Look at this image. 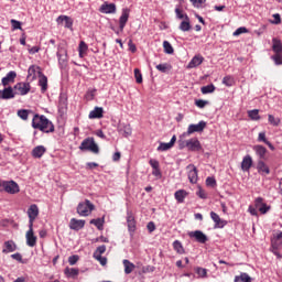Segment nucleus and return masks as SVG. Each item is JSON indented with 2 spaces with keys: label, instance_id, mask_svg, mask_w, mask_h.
<instances>
[{
  "label": "nucleus",
  "instance_id": "f8f14e48",
  "mask_svg": "<svg viewBox=\"0 0 282 282\" xmlns=\"http://www.w3.org/2000/svg\"><path fill=\"white\" fill-rule=\"evenodd\" d=\"M43 73H41V67L36 65H32L29 67L28 70V79L29 80H36V76H42Z\"/></svg>",
  "mask_w": 282,
  "mask_h": 282
},
{
  "label": "nucleus",
  "instance_id": "e433bc0d",
  "mask_svg": "<svg viewBox=\"0 0 282 282\" xmlns=\"http://www.w3.org/2000/svg\"><path fill=\"white\" fill-rule=\"evenodd\" d=\"M90 224L93 226H96V228H98V230H102V227L105 226V217L91 219Z\"/></svg>",
  "mask_w": 282,
  "mask_h": 282
},
{
  "label": "nucleus",
  "instance_id": "3c124183",
  "mask_svg": "<svg viewBox=\"0 0 282 282\" xmlns=\"http://www.w3.org/2000/svg\"><path fill=\"white\" fill-rule=\"evenodd\" d=\"M169 149H173V145L167 142V143H160L158 147V151H169Z\"/></svg>",
  "mask_w": 282,
  "mask_h": 282
},
{
  "label": "nucleus",
  "instance_id": "9d476101",
  "mask_svg": "<svg viewBox=\"0 0 282 282\" xmlns=\"http://www.w3.org/2000/svg\"><path fill=\"white\" fill-rule=\"evenodd\" d=\"M186 149L189 151H202V143L199 142V139L192 138L187 140Z\"/></svg>",
  "mask_w": 282,
  "mask_h": 282
},
{
  "label": "nucleus",
  "instance_id": "cd10ccee",
  "mask_svg": "<svg viewBox=\"0 0 282 282\" xmlns=\"http://www.w3.org/2000/svg\"><path fill=\"white\" fill-rule=\"evenodd\" d=\"M47 149L43 145H37L32 150V156L36 159H41L42 155H45Z\"/></svg>",
  "mask_w": 282,
  "mask_h": 282
},
{
  "label": "nucleus",
  "instance_id": "6e6552de",
  "mask_svg": "<svg viewBox=\"0 0 282 282\" xmlns=\"http://www.w3.org/2000/svg\"><path fill=\"white\" fill-rule=\"evenodd\" d=\"M28 215H29V226L32 228L34 226V220L36 217H39V206L36 205H31L30 208L28 209Z\"/></svg>",
  "mask_w": 282,
  "mask_h": 282
},
{
  "label": "nucleus",
  "instance_id": "f257e3e1",
  "mask_svg": "<svg viewBox=\"0 0 282 282\" xmlns=\"http://www.w3.org/2000/svg\"><path fill=\"white\" fill-rule=\"evenodd\" d=\"M33 129H39L43 133H54V123L44 115H34L32 119Z\"/></svg>",
  "mask_w": 282,
  "mask_h": 282
},
{
  "label": "nucleus",
  "instance_id": "4be33fe9",
  "mask_svg": "<svg viewBox=\"0 0 282 282\" xmlns=\"http://www.w3.org/2000/svg\"><path fill=\"white\" fill-rule=\"evenodd\" d=\"M17 250V243L12 240H8L3 245L2 252L3 254H8L10 252H14Z\"/></svg>",
  "mask_w": 282,
  "mask_h": 282
},
{
  "label": "nucleus",
  "instance_id": "c03bdc74",
  "mask_svg": "<svg viewBox=\"0 0 282 282\" xmlns=\"http://www.w3.org/2000/svg\"><path fill=\"white\" fill-rule=\"evenodd\" d=\"M105 252H107V246L101 245L94 252V257H102V254H105Z\"/></svg>",
  "mask_w": 282,
  "mask_h": 282
},
{
  "label": "nucleus",
  "instance_id": "58836bf2",
  "mask_svg": "<svg viewBox=\"0 0 282 282\" xmlns=\"http://www.w3.org/2000/svg\"><path fill=\"white\" fill-rule=\"evenodd\" d=\"M223 85H226V87H232L235 85V77L227 75L223 78Z\"/></svg>",
  "mask_w": 282,
  "mask_h": 282
},
{
  "label": "nucleus",
  "instance_id": "4d7b16f0",
  "mask_svg": "<svg viewBox=\"0 0 282 282\" xmlns=\"http://www.w3.org/2000/svg\"><path fill=\"white\" fill-rule=\"evenodd\" d=\"M196 107H198V109H204V107H206V105H208V100H203V99H197L195 101Z\"/></svg>",
  "mask_w": 282,
  "mask_h": 282
},
{
  "label": "nucleus",
  "instance_id": "72a5a7b5",
  "mask_svg": "<svg viewBox=\"0 0 282 282\" xmlns=\"http://www.w3.org/2000/svg\"><path fill=\"white\" fill-rule=\"evenodd\" d=\"M272 43H273V45H272L273 52L275 54H282V43H281V41L278 40V39H273Z\"/></svg>",
  "mask_w": 282,
  "mask_h": 282
},
{
  "label": "nucleus",
  "instance_id": "a211bd4d",
  "mask_svg": "<svg viewBox=\"0 0 282 282\" xmlns=\"http://www.w3.org/2000/svg\"><path fill=\"white\" fill-rule=\"evenodd\" d=\"M57 58L59 66L65 67L67 65V51L65 48H58Z\"/></svg>",
  "mask_w": 282,
  "mask_h": 282
},
{
  "label": "nucleus",
  "instance_id": "ddd939ff",
  "mask_svg": "<svg viewBox=\"0 0 282 282\" xmlns=\"http://www.w3.org/2000/svg\"><path fill=\"white\" fill-rule=\"evenodd\" d=\"M56 23L58 25H62V23H65L64 28H67L68 30H70V28L74 26V20L67 15H59L56 19Z\"/></svg>",
  "mask_w": 282,
  "mask_h": 282
},
{
  "label": "nucleus",
  "instance_id": "37998d69",
  "mask_svg": "<svg viewBox=\"0 0 282 282\" xmlns=\"http://www.w3.org/2000/svg\"><path fill=\"white\" fill-rule=\"evenodd\" d=\"M156 69H158L159 72H162V74H166V72H171V65H170V64H166V63H164V64H159V65H156Z\"/></svg>",
  "mask_w": 282,
  "mask_h": 282
},
{
  "label": "nucleus",
  "instance_id": "a18cd8bd",
  "mask_svg": "<svg viewBox=\"0 0 282 282\" xmlns=\"http://www.w3.org/2000/svg\"><path fill=\"white\" fill-rule=\"evenodd\" d=\"M202 94H213L215 91V85L210 84L200 88Z\"/></svg>",
  "mask_w": 282,
  "mask_h": 282
},
{
  "label": "nucleus",
  "instance_id": "393cba45",
  "mask_svg": "<svg viewBox=\"0 0 282 282\" xmlns=\"http://www.w3.org/2000/svg\"><path fill=\"white\" fill-rule=\"evenodd\" d=\"M174 197L178 204H184V199L188 197V192L185 189H178L175 192Z\"/></svg>",
  "mask_w": 282,
  "mask_h": 282
},
{
  "label": "nucleus",
  "instance_id": "2f4dec72",
  "mask_svg": "<svg viewBox=\"0 0 282 282\" xmlns=\"http://www.w3.org/2000/svg\"><path fill=\"white\" fill-rule=\"evenodd\" d=\"M123 267H124V273L126 274H131L133 270H135V264H133L131 261L124 259L123 260Z\"/></svg>",
  "mask_w": 282,
  "mask_h": 282
},
{
  "label": "nucleus",
  "instance_id": "e2e57ef3",
  "mask_svg": "<svg viewBox=\"0 0 282 282\" xmlns=\"http://www.w3.org/2000/svg\"><path fill=\"white\" fill-rule=\"evenodd\" d=\"M94 259H96V261H99L100 265H107V258L102 256H95Z\"/></svg>",
  "mask_w": 282,
  "mask_h": 282
},
{
  "label": "nucleus",
  "instance_id": "de8ad7c7",
  "mask_svg": "<svg viewBox=\"0 0 282 282\" xmlns=\"http://www.w3.org/2000/svg\"><path fill=\"white\" fill-rule=\"evenodd\" d=\"M268 118H269L270 124H272L273 127H279V124H281V119L274 118V116L272 115H269Z\"/></svg>",
  "mask_w": 282,
  "mask_h": 282
},
{
  "label": "nucleus",
  "instance_id": "0eeeda50",
  "mask_svg": "<svg viewBox=\"0 0 282 282\" xmlns=\"http://www.w3.org/2000/svg\"><path fill=\"white\" fill-rule=\"evenodd\" d=\"M25 239H26V246H29V248H34V246H36V236L34 235V226H29V230L26 231Z\"/></svg>",
  "mask_w": 282,
  "mask_h": 282
},
{
  "label": "nucleus",
  "instance_id": "69168bd1",
  "mask_svg": "<svg viewBox=\"0 0 282 282\" xmlns=\"http://www.w3.org/2000/svg\"><path fill=\"white\" fill-rule=\"evenodd\" d=\"M11 25L13 28V30H21V22L17 21L14 19L11 20Z\"/></svg>",
  "mask_w": 282,
  "mask_h": 282
},
{
  "label": "nucleus",
  "instance_id": "4c0bfd02",
  "mask_svg": "<svg viewBox=\"0 0 282 282\" xmlns=\"http://www.w3.org/2000/svg\"><path fill=\"white\" fill-rule=\"evenodd\" d=\"M173 248L177 252V254H184V246H182V242L180 240H175L173 242Z\"/></svg>",
  "mask_w": 282,
  "mask_h": 282
},
{
  "label": "nucleus",
  "instance_id": "f3484780",
  "mask_svg": "<svg viewBox=\"0 0 282 282\" xmlns=\"http://www.w3.org/2000/svg\"><path fill=\"white\" fill-rule=\"evenodd\" d=\"M99 11L102 12V14H116V4L106 2L101 4Z\"/></svg>",
  "mask_w": 282,
  "mask_h": 282
},
{
  "label": "nucleus",
  "instance_id": "dca6fc26",
  "mask_svg": "<svg viewBox=\"0 0 282 282\" xmlns=\"http://www.w3.org/2000/svg\"><path fill=\"white\" fill-rule=\"evenodd\" d=\"M69 228L70 230H83V228H85V220L72 218L69 221Z\"/></svg>",
  "mask_w": 282,
  "mask_h": 282
},
{
  "label": "nucleus",
  "instance_id": "f704fd0d",
  "mask_svg": "<svg viewBox=\"0 0 282 282\" xmlns=\"http://www.w3.org/2000/svg\"><path fill=\"white\" fill-rule=\"evenodd\" d=\"M234 282H252V278L248 273H240V275L235 276Z\"/></svg>",
  "mask_w": 282,
  "mask_h": 282
},
{
  "label": "nucleus",
  "instance_id": "ea45409f",
  "mask_svg": "<svg viewBox=\"0 0 282 282\" xmlns=\"http://www.w3.org/2000/svg\"><path fill=\"white\" fill-rule=\"evenodd\" d=\"M163 50L165 54H174L175 50L173 48V45H171V42L164 41L163 42Z\"/></svg>",
  "mask_w": 282,
  "mask_h": 282
},
{
  "label": "nucleus",
  "instance_id": "13d9d810",
  "mask_svg": "<svg viewBox=\"0 0 282 282\" xmlns=\"http://www.w3.org/2000/svg\"><path fill=\"white\" fill-rule=\"evenodd\" d=\"M134 78L139 85L142 83V73L138 68L134 69Z\"/></svg>",
  "mask_w": 282,
  "mask_h": 282
},
{
  "label": "nucleus",
  "instance_id": "0e129e2a",
  "mask_svg": "<svg viewBox=\"0 0 282 282\" xmlns=\"http://www.w3.org/2000/svg\"><path fill=\"white\" fill-rule=\"evenodd\" d=\"M78 256H70L69 258H68V263H69V265H76V263H78Z\"/></svg>",
  "mask_w": 282,
  "mask_h": 282
},
{
  "label": "nucleus",
  "instance_id": "b1692460",
  "mask_svg": "<svg viewBox=\"0 0 282 282\" xmlns=\"http://www.w3.org/2000/svg\"><path fill=\"white\" fill-rule=\"evenodd\" d=\"M256 207L259 208L262 215H265V213L270 210V206H267L265 203H263V198L261 197L256 198Z\"/></svg>",
  "mask_w": 282,
  "mask_h": 282
},
{
  "label": "nucleus",
  "instance_id": "680f3d73",
  "mask_svg": "<svg viewBox=\"0 0 282 282\" xmlns=\"http://www.w3.org/2000/svg\"><path fill=\"white\" fill-rule=\"evenodd\" d=\"M189 1L194 6V8H202V6H204V2L206 0H189Z\"/></svg>",
  "mask_w": 282,
  "mask_h": 282
},
{
  "label": "nucleus",
  "instance_id": "c85d7f7f",
  "mask_svg": "<svg viewBox=\"0 0 282 282\" xmlns=\"http://www.w3.org/2000/svg\"><path fill=\"white\" fill-rule=\"evenodd\" d=\"M58 111H61V113H65V111H67V97L65 95L59 96Z\"/></svg>",
  "mask_w": 282,
  "mask_h": 282
},
{
  "label": "nucleus",
  "instance_id": "bb28decb",
  "mask_svg": "<svg viewBox=\"0 0 282 282\" xmlns=\"http://www.w3.org/2000/svg\"><path fill=\"white\" fill-rule=\"evenodd\" d=\"M15 78H17V73L14 70L9 72L7 76L2 78L3 87H7V85H10V83H14Z\"/></svg>",
  "mask_w": 282,
  "mask_h": 282
},
{
  "label": "nucleus",
  "instance_id": "864d4df0",
  "mask_svg": "<svg viewBox=\"0 0 282 282\" xmlns=\"http://www.w3.org/2000/svg\"><path fill=\"white\" fill-rule=\"evenodd\" d=\"M274 20H270V23H272V25H280L281 23V14L275 13L272 15Z\"/></svg>",
  "mask_w": 282,
  "mask_h": 282
},
{
  "label": "nucleus",
  "instance_id": "c756f323",
  "mask_svg": "<svg viewBox=\"0 0 282 282\" xmlns=\"http://www.w3.org/2000/svg\"><path fill=\"white\" fill-rule=\"evenodd\" d=\"M181 32H189L191 31V18L188 15H185V20H183L180 24Z\"/></svg>",
  "mask_w": 282,
  "mask_h": 282
},
{
  "label": "nucleus",
  "instance_id": "4468645a",
  "mask_svg": "<svg viewBox=\"0 0 282 282\" xmlns=\"http://www.w3.org/2000/svg\"><path fill=\"white\" fill-rule=\"evenodd\" d=\"M187 171H188L187 176H188L191 184H197V180H198L197 167H195V165H193V164H189L187 166Z\"/></svg>",
  "mask_w": 282,
  "mask_h": 282
},
{
  "label": "nucleus",
  "instance_id": "338daca9",
  "mask_svg": "<svg viewBox=\"0 0 282 282\" xmlns=\"http://www.w3.org/2000/svg\"><path fill=\"white\" fill-rule=\"evenodd\" d=\"M11 259H14L15 261H19V263H23V256H21V253L11 254Z\"/></svg>",
  "mask_w": 282,
  "mask_h": 282
},
{
  "label": "nucleus",
  "instance_id": "c9c22d12",
  "mask_svg": "<svg viewBox=\"0 0 282 282\" xmlns=\"http://www.w3.org/2000/svg\"><path fill=\"white\" fill-rule=\"evenodd\" d=\"M254 151L260 160H263L265 158V153L268 152V150L263 145H256Z\"/></svg>",
  "mask_w": 282,
  "mask_h": 282
},
{
  "label": "nucleus",
  "instance_id": "423d86ee",
  "mask_svg": "<svg viewBox=\"0 0 282 282\" xmlns=\"http://www.w3.org/2000/svg\"><path fill=\"white\" fill-rule=\"evenodd\" d=\"M188 237L195 239L198 243H206V241H208V236L202 230L189 231Z\"/></svg>",
  "mask_w": 282,
  "mask_h": 282
},
{
  "label": "nucleus",
  "instance_id": "49530a36",
  "mask_svg": "<svg viewBox=\"0 0 282 282\" xmlns=\"http://www.w3.org/2000/svg\"><path fill=\"white\" fill-rule=\"evenodd\" d=\"M18 116L21 118V120H28L30 111L25 109L18 110Z\"/></svg>",
  "mask_w": 282,
  "mask_h": 282
},
{
  "label": "nucleus",
  "instance_id": "774afa93",
  "mask_svg": "<svg viewBox=\"0 0 282 282\" xmlns=\"http://www.w3.org/2000/svg\"><path fill=\"white\" fill-rule=\"evenodd\" d=\"M87 50V44L85 42L79 43V56H83V52Z\"/></svg>",
  "mask_w": 282,
  "mask_h": 282
},
{
  "label": "nucleus",
  "instance_id": "bf43d9fd",
  "mask_svg": "<svg viewBox=\"0 0 282 282\" xmlns=\"http://www.w3.org/2000/svg\"><path fill=\"white\" fill-rule=\"evenodd\" d=\"M149 164H150V166H151L153 170L160 169V162H159L158 160H155V159H151V160L149 161Z\"/></svg>",
  "mask_w": 282,
  "mask_h": 282
},
{
  "label": "nucleus",
  "instance_id": "a878e982",
  "mask_svg": "<svg viewBox=\"0 0 282 282\" xmlns=\"http://www.w3.org/2000/svg\"><path fill=\"white\" fill-rule=\"evenodd\" d=\"M251 167H252V156L246 155L241 162V170L246 172V171H250Z\"/></svg>",
  "mask_w": 282,
  "mask_h": 282
},
{
  "label": "nucleus",
  "instance_id": "7ed1b4c3",
  "mask_svg": "<svg viewBox=\"0 0 282 282\" xmlns=\"http://www.w3.org/2000/svg\"><path fill=\"white\" fill-rule=\"evenodd\" d=\"M3 191L9 193V195H17L21 189L19 188V184L14 181H0V193Z\"/></svg>",
  "mask_w": 282,
  "mask_h": 282
},
{
  "label": "nucleus",
  "instance_id": "603ef678",
  "mask_svg": "<svg viewBox=\"0 0 282 282\" xmlns=\"http://www.w3.org/2000/svg\"><path fill=\"white\" fill-rule=\"evenodd\" d=\"M184 138H187V137H182V134L180 135V139H178V149L180 150L186 149V144L188 143V140H184Z\"/></svg>",
  "mask_w": 282,
  "mask_h": 282
},
{
  "label": "nucleus",
  "instance_id": "9b49d317",
  "mask_svg": "<svg viewBox=\"0 0 282 282\" xmlns=\"http://www.w3.org/2000/svg\"><path fill=\"white\" fill-rule=\"evenodd\" d=\"M14 89L20 94V96H28L30 94V83H18Z\"/></svg>",
  "mask_w": 282,
  "mask_h": 282
},
{
  "label": "nucleus",
  "instance_id": "8fccbe9b",
  "mask_svg": "<svg viewBox=\"0 0 282 282\" xmlns=\"http://www.w3.org/2000/svg\"><path fill=\"white\" fill-rule=\"evenodd\" d=\"M271 58L275 63V65H282V55H281V53H275L273 56H271Z\"/></svg>",
  "mask_w": 282,
  "mask_h": 282
},
{
  "label": "nucleus",
  "instance_id": "f03ea898",
  "mask_svg": "<svg viewBox=\"0 0 282 282\" xmlns=\"http://www.w3.org/2000/svg\"><path fill=\"white\" fill-rule=\"evenodd\" d=\"M95 208L96 206L89 199H86L77 205V214L79 217H89Z\"/></svg>",
  "mask_w": 282,
  "mask_h": 282
},
{
  "label": "nucleus",
  "instance_id": "aec40b11",
  "mask_svg": "<svg viewBox=\"0 0 282 282\" xmlns=\"http://www.w3.org/2000/svg\"><path fill=\"white\" fill-rule=\"evenodd\" d=\"M102 113H105V110L102 109V107H95L94 110L89 112L88 118L90 120L100 119L104 116Z\"/></svg>",
  "mask_w": 282,
  "mask_h": 282
},
{
  "label": "nucleus",
  "instance_id": "2eb2a0df",
  "mask_svg": "<svg viewBox=\"0 0 282 282\" xmlns=\"http://www.w3.org/2000/svg\"><path fill=\"white\" fill-rule=\"evenodd\" d=\"M15 94L12 87H7L3 90H0V100H10L14 98Z\"/></svg>",
  "mask_w": 282,
  "mask_h": 282
},
{
  "label": "nucleus",
  "instance_id": "20e7f679",
  "mask_svg": "<svg viewBox=\"0 0 282 282\" xmlns=\"http://www.w3.org/2000/svg\"><path fill=\"white\" fill-rule=\"evenodd\" d=\"M79 151H90L91 153H100V149L98 148V144L96 143L94 138L85 139L79 145Z\"/></svg>",
  "mask_w": 282,
  "mask_h": 282
},
{
  "label": "nucleus",
  "instance_id": "1a4fd4ad",
  "mask_svg": "<svg viewBox=\"0 0 282 282\" xmlns=\"http://www.w3.org/2000/svg\"><path fill=\"white\" fill-rule=\"evenodd\" d=\"M131 13V10L128 8L122 9L121 17L119 19V30L120 32H123L124 26L127 25V22L129 21V14Z\"/></svg>",
  "mask_w": 282,
  "mask_h": 282
},
{
  "label": "nucleus",
  "instance_id": "39448f33",
  "mask_svg": "<svg viewBox=\"0 0 282 282\" xmlns=\"http://www.w3.org/2000/svg\"><path fill=\"white\" fill-rule=\"evenodd\" d=\"M206 129V121H199L198 123H192L188 126L187 131L182 133L181 138H188L193 133H202Z\"/></svg>",
  "mask_w": 282,
  "mask_h": 282
},
{
  "label": "nucleus",
  "instance_id": "473e14b6",
  "mask_svg": "<svg viewBox=\"0 0 282 282\" xmlns=\"http://www.w3.org/2000/svg\"><path fill=\"white\" fill-rule=\"evenodd\" d=\"M40 80H39V85L41 87V91L42 94H45L47 91V76L45 75H40Z\"/></svg>",
  "mask_w": 282,
  "mask_h": 282
},
{
  "label": "nucleus",
  "instance_id": "6e6d98bb",
  "mask_svg": "<svg viewBox=\"0 0 282 282\" xmlns=\"http://www.w3.org/2000/svg\"><path fill=\"white\" fill-rule=\"evenodd\" d=\"M248 29L246 26H240L234 32V36H239L240 34H247Z\"/></svg>",
  "mask_w": 282,
  "mask_h": 282
},
{
  "label": "nucleus",
  "instance_id": "412c9836",
  "mask_svg": "<svg viewBox=\"0 0 282 282\" xmlns=\"http://www.w3.org/2000/svg\"><path fill=\"white\" fill-rule=\"evenodd\" d=\"M118 131L121 135H123V138H129V135L132 133L131 124L121 123L119 124Z\"/></svg>",
  "mask_w": 282,
  "mask_h": 282
},
{
  "label": "nucleus",
  "instance_id": "052dcab7",
  "mask_svg": "<svg viewBox=\"0 0 282 282\" xmlns=\"http://www.w3.org/2000/svg\"><path fill=\"white\" fill-rule=\"evenodd\" d=\"M206 184H207L208 186L215 187V186H217V181L215 180V177L208 176V177L206 178Z\"/></svg>",
  "mask_w": 282,
  "mask_h": 282
},
{
  "label": "nucleus",
  "instance_id": "5fc2aeb1",
  "mask_svg": "<svg viewBox=\"0 0 282 282\" xmlns=\"http://www.w3.org/2000/svg\"><path fill=\"white\" fill-rule=\"evenodd\" d=\"M196 195L200 199H207L208 198V194H206V191H204L202 187H198V191L196 192Z\"/></svg>",
  "mask_w": 282,
  "mask_h": 282
},
{
  "label": "nucleus",
  "instance_id": "09e8293b",
  "mask_svg": "<svg viewBox=\"0 0 282 282\" xmlns=\"http://www.w3.org/2000/svg\"><path fill=\"white\" fill-rule=\"evenodd\" d=\"M210 217H212V219H213V221L215 223L216 226L221 225V218L217 215V213L212 212Z\"/></svg>",
  "mask_w": 282,
  "mask_h": 282
},
{
  "label": "nucleus",
  "instance_id": "a19ab883",
  "mask_svg": "<svg viewBox=\"0 0 282 282\" xmlns=\"http://www.w3.org/2000/svg\"><path fill=\"white\" fill-rule=\"evenodd\" d=\"M64 272L67 276L74 278L78 276L79 270L75 268H66Z\"/></svg>",
  "mask_w": 282,
  "mask_h": 282
},
{
  "label": "nucleus",
  "instance_id": "79ce46f5",
  "mask_svg": "<svg viewBox=\"0 0 282 282\" xmlns=\"http://www.w3.org/2000/svg\"><path fill=\"white\" fill-rule=\"evenodd\" d=\"M248 116L251 120H261V116H259V109L249 110Z\"/></svg>",
  "mask_w": 282,
  "mask_h": 282
},
{
  "label": "nucleus",
  "instance_id": "7c9ffc66",
  "mask_svg": "<svg viewBox=\"0 0 282 282\" xmlns=\"http://www.w3.org/2000/svg\"><path fill=\"white\" fill-rule=\"evenodd\" d=\"M127 224H128V230L130 232H135V218L133 217L132 214L128 213L127 216Z\"/></svg>",
  "mask_w": 282,
  "mask_h": 282
},
{
  "label": "nucleus",
  "instance_id": "6ab92c4d",
  "mask_svg": "<svg viewBox=\"0 0 282 282\" xmlns=\"http://www.w3.org/2000/svg\"><path fill=\"white\" fill-rule=\"evenodd\" d=\"M203 63H204V56L195 55L188 63L187 67L188 69H195V67H199V65H202Z\"/></svg>",
  "mask_w": 282,
  "mask_h": 282
},
{
  "label": "nucleus",
  "instance_id": "5701e85b",
  "mask_svg": "<svg viewBox=\"0 0 282 282\" xmlns=\"http://www.w3.org/2000/svg\"><path fill=\"white\" fill-rule=\"evenodd\" d=\"M257 169L260 175H270V167L268 166V164H265V162L261 160L258 161Z\"/></svg>",
  "mask_w": 282,
  "mask_h": 282
}]
</instances>
